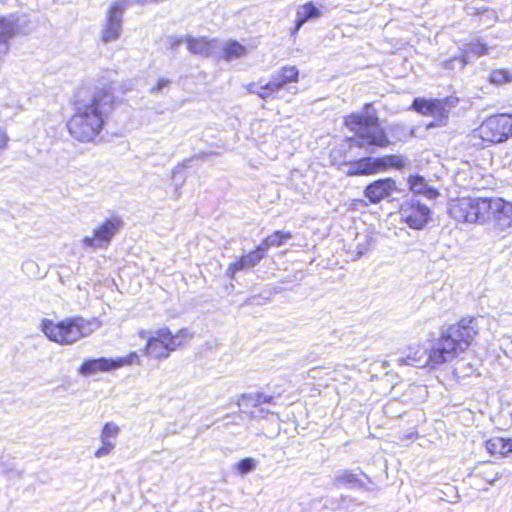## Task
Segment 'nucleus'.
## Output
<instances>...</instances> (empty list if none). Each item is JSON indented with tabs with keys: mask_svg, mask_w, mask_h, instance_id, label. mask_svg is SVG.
<instances>
[{
	"mask_svg": "<svg viewBox=\"0 0 512 512\" xmlns=\"http://www.w3.org/2000/svg\"><path fill=\"white\" fill-rule=\"evenodd\" d=\"M117 99L109 86L96 89L86 102L75 101L66 121L70 137L81 144H98L104 139L108 113Z\"/></svg>",
	"mask_w": 512,
	"mask_h": 512,
	"instance_id": "f257e3e1",
	"label": "nucleus"
},
{
	"mask_svg": "<svg viewBox=\"0 0 512 512\" xmlns=\"http://www.w3.org/2000/svg\"><path fill=\"white\" fill-rule=\"evenodd\" d=\"M471 323L472 320L462 319L457 324L449 326L429 349L420 344L409 346L406 356L398 358L397 363L415 367H435L452 361L465 352L474 339L476 332L470 326Z\"/></svg>",
	"mask_w": 512,
	"mask_h": 512,
	"instance_id": "f03ea898",
	"label": "nucleus"
},
{
	"mask_svg": "<svg viewBox=\"0 0 512 512\" xmlns=\"http://www.w3.org/2000/svg\"><path fill=\"white\" fill-rule=\"evenodd\" d=\"M140 338H146L142 349L143 355L149 360L161 361L170 354L188 345L194 334L188 328H181L175 333L169 327H160L151 335L148 331L140 329L137 332Z\"/></svg>",
	"mask_w": 512,
	"mask_h": 512,
	"instance_id": "7ed1b4c3",
	"label": "nucleus"
},
{
	"mask_svg": "<svg viewBox=\"0 0 512 512\" xmlns=\"http://www.w3.org/2000/svg\"><path fill=\"white\" fill-rule=\"evenodd\" d=\"M40 330L50 341L59 345H72L93 332L90 321L82 316L66 317L58 321L44 318Z\"/></svg>",
	"mask_w": 512,
	"mask_h": 512,
	"instance_id": "20e7f679",
	"label": "nucleus"
},
{
	"mask_svg": "<svg viewBox=\"0 0 512 512\" xmlns=\"http://www.w3.org/2000/svg\"><path fill=\"white\" fill-rule=\"evenodd\" d=\"M369 104L365 105L362 113H353L345 117V125L359 138V146L372 145L385 147L389 141L381 128L378 118L369 111Z\"/></svg>",
	"mask_w": 512,
	"mask_h": 512,
	"instance_id": "39448f33",
	"label": "nucleus"
},
{
	"mask_svg": "<svg viewBox=\"0 0 512 512\" xmlns=\"http://www.w3.org/2000/svg\"><path fill=\"white\" fill-rule=\"evenodd\" d=\"M488 199L463 197L449 202V214L458 222L484 224L488 222Z\"/></svg>",
	"mask_w": 512,
	"mask_h": 512,
	"instance_id": "423d86ee",
	"label": "nucleus"
},
{
	"mask_svg": "<svg viewBox=\"0 0 512 512\" xmlns=\"http://www.w3.org/2000/svg\"><path fill=\"white\" fill-rule=\"evenodd\" d=\"M484 142L502 143L512 137V114H499L488 117L475 130Z\"/></svg>",
	"mask_w": 512,
	"mask_h": 512,
	"instance_id": "0eeeda50",
	"label": "nucleus"
},
{
	"mask_svg": "<svg viewBox=\"0 0 512 512\" xmlns=\"http://www.w3.org/2000/svg\"><path fill=\"white\" fill-rule=\"evenodd\" d=\"M123 219L118 215H112L104 219L94 228L91 236H86L81 240L84 247L91 249L107 248L114 236L122 229Z\"/></svg>",
	"mask_w": 512,
	"mask_h": 512,
	"instance_id": "6e6552de",
	"label": "nucleus"
},
{
	"mask_svg": "<svg viewBox=\"0 0 512 512\" xmlns=\"http://www.w3.org/2000/svg\"><path fill=\"white\" fill-rule=\"evenodd\" d=\"M406 159L402 156H384L381 158H363L349 165L347 175H372L384 171L388 167L398 169L406 166Z\"/></svg>",
	"mask_w": 512,
	"mask_h": 512,
	"instance_id": "1a4fd4ad",
	"label": "nucleus"
},
{
	"mask_svg": "<svg viewBox=\"0 0 512 512\" xmlns=\"http://www.w3.org/2000/svg\"><path fill=\"white\" fill-rule=\"evenodd\" d=\"M400 220L412 229H422L429 220L430 209L414 200L405 201L400 208Z\"/></svg>",
	"mask_w": 512,
	"mask_h": 512,
	"instance_id": "9d476101",
	"label": "nucleus"
},
{
	"mask_svg": "<svg viewBox=\"0 0 512 512\" xmlns=\"http://www.w3.org/2000/svg\"><path fill=\"white\" fill-rule=\"evenodd\" d=\"M123 6L114 3L107 12L106 23L101 31V41L109 43L120 38L122 31Z\"/></svg>",
	"mask_w": 512,
	"mask_h": 512,
	"instance_id": "9b49d317",
	"label": "nucleus"
},
{
	"mask_svg": "<svg viewBox=\"0 0 512 512\" xmlns=\"http://www.w3.org/2000/svg\"><path fill=\"white\" fill-rule=\"evenodd\" d=\"M488 221L493 219L496 226L504 231L512 226V203L502 199H488Z\"/></svg>",
	"mask_w": 512,
	"mask_h": 512,
	"instance_id": "f8f14e48",
	"label": "nucleus"
},
{
	"mask_svg": "<svg viewBox=\"0 0 512 512\" xmlns=\"http://www.w3.org/2000/svg\"><path fill=\"white\" fill-rule=\"evenodd\" d=\"M272 400V396H268L263 393L243 394L238 398V400H231L226 405V408L232 409L234 407H238L241 413L254 416L255 412L252 410L253 408H257L264 403H270Z\"/></svg>",
	"mask_w": 512,
	"mask_h": 512,
	"instance_id": "ddd939ff",
	"label": "nucleus"
},
{
	"mask_svg": "<svg viewBox=\"0 0 512 512\" xmlns=\"http://www.w3.org/2000/svg\"><path fill=\"white\" fill-rule=\"evenodd\" d=\"M396 190V182L392 178H385L368 185L364 194L372 203H378L391 196Z\"/></svg>",
	"mask_w": 512,
	"mask_h": 512,
	"instance_id": "4468645a",
	"label": "nucleus"
},
{
	"mask_svg": "<svg viewBox=\"0 0 512 512\" xmlns=\"http://www.w3.org/2000/svg\"><path fill=\"white\" fill-rule=\"evenodd\" d=\"M18 27L15 20L0 15V63L10 50V40L17 34Z\"/></svg>",
	"mask_w": 512,
	"mask_h": 512,
	"instance_id": "2eb2a0df",
	"label": "nucleus"
},
{
	"mask_svg": "<svg viewBox=\"0 0 512 512\" xmlns=\"http://www.w3.org/2000/svg\"><path fill=\"white\" fill-rule=\"evenodd\" d=\"M114 359L111 358H90L82 362L78 368V373L83 376H89L97 372H108L115 370Z\"/></svg>",
	"mask_w": 512,
	"mask_h": 512,
	"instance_id": "dca6fc26",
	"label": "nucleus"
},
{
	"mask_svg": "<svg viewBox=\"0 0 512 512\" xmlns=\"http://www.w3.org/2000/svg\"><path fill=\"white\" fill-rule=\"evenodd\" d=\"M265 252L260 250V245L247 255L242 256L239 260L229 265L228 273L234 277V274L240 270H246L257 265L263 258Z\"/></svg>",
	"mask_w": 512,
	"mask_h": 512,
	"instance_id": "f3484780",
	"label": "nucleus"
},
{
	"mask_svg": "<svg viewBox=\"0 0 512 512\" xmlns=\"http://www.w3.org/2000/svg\"><path fill=\"white\" fill-rule=\"evenodd\" d=\"M299 70L296 66H284L272 77V82L277 86L278 90L282 89L286 84L298 81Z\"/></svg>",
	"mask_w": 512,
	"mask_h": 512,
	"instance_id": "a211bd4d",
	"label": "nucleus"
},
{
	"mask_svg": "<svg viewBox=\"0 0 512 512\" xmlns=\"http://www.w3.org/2000/svg\"><path fill=\"white\" fill-rule=\"evenodd\" d=\"M410 190L415 194H421L429 199L436 198L438 191L429 187L425 179L421 176H411L409 178Z\"/></svg>",
	"mask_w": 512,
	"mask_h": 512,
	"instance_id": "6ab92c4d",
	"label": "nucleus"
},
{
	"mask_svg": "<svg viewBox=\"0 0 512 512\" xmlns=\"http://www.w3.org/2000/svg\"><path fill=\"white\" fill-rule=\"evenodd\" d=\"M291 238H292V235L288 231H276L273 234L267 236L259 244L260 250H263L264 252H266L271 247H279Z\"/></svg>",
	"mask_w": 512,
	"mask_h": 512,
	"instance_id": "aec40b11",
	"label": "nucleus"
},
{
	"mask_svg": "<svg viewBox=\"0 0 512 512\" xmlns=\"http://www.w3.org/2000/svg\"><path fill=\"white\" fill-rule=\"evenodd\" d=\"M186 44L191 53L198 55H208L213 48L212 42L203 37H188L186 38Z\"/></svg>",
	"mask_w": 512,
	"mask_h": 512,
	"instance_id": "412c9836",
	"label": "nucleus"
},
{
	"mask_svg": "<svg viewBox=\"0 0 512 512\" xmlns=\"http://www.w3.org/2000/svg\"><path fill=\"white\" fill-rule=\"evenodd\" d=\"M319 16V10L312 3L301 6L297 11L296 27L293 33H296L308 19L318 18Z\"/></svg>",
	"mask_w": 512,
	"mask_h": 512,
	"instance_id": "4be33fe9",
	"label": "nucleus"
},
{
	"mask_svg": "<svg viewBox=\"0 0 512 512\" xmlns=\"http://www.w3.org/2000/svg\"><path fill=\"white\" fill-rule=\"evenodd\" d=\"M115 362V368H121L124 366H131V365H141L142 358L140 354L137 351H131L127 355L123 357H118L114 359Z\"/></svg>",
	"mask_w": 512,
	"mask_h": 512,
	"instance_id": "5701e85b",
	"label": "nucleus"
},
{
	"mask_svg": "<svg viewBox=\"0 0 512 512\" xmlns=\"http://www.w3.org/2000/svg\"><path fill=\"white\" fill-rule=\"evenodd\" d=\"M246 53V48L240 43L236 41L226 42V61L243 57Z\"/></svg>",
	"mask_w": 512,
	"mask_h": 512,
	"instance_id": "b1692460",
	"label": "nucleus"
},
{
	"mask_svg": "<svg viewBox=\"0 0 512 512\" xmlns=\"http://www.w3.org/2000/svg\"><path fill=\"white\" fill-rule=\"evenodd\" d=\"M507 447L508 440L506 441L503 438H494L486 442V449L492 455L507 453Z\"/></svg>",
	"mask_w": 512,
	"mask_h": 512,
	"instance_id": "393cba45",
	"label": "nucleus"
},
{
	"mask_svg": "<svg viewBox=\"0 0 512 512\" xmlns=\"http://www.w3.org/2000/svg\"><path fill=\"white\" fill-rule=\"evenodd\" d=\"M450 112V108L448 107L447 101L434 99V105L432 107V111L430 116L436 117L440 122L447 119Z\"/></svg>",
	"mask_w": 512,
	"mask_h": 512,
	"instance_id": "a878e982",
	"label": "nucleus"
},
{
	"mask_svg": "<svg viewBox=\"0 0 512 512\" xmlns=\"http://www.w3.org/2000/svg\"><path fill=\"white\" fill-rule=\"evenodd\" d=\"M257 85L256 84H250L249 85V91L251 93H256L259 95V97H261L262 99H266V98H269L271 97L275 92H278V88L277 86H275V84L272 82V80L270 82H268L267 84H265L264 86H261L259 88V90L257 89Z\"/></svg>",
	"mask_w": 512,
	"mask_h": 512,
	"instance_id": "bb28decb",
	"label": "nucleus"
},
{
	"mask_svg": "<svg viewBox=\"0 0 512 512\" xmlns=\"http://www.w3.org/2000/svg\"><path fill=\"white\" fill-rule=\"evenodd\" d=\"M359 479L352 473L342 472L335 476L334 485L336 487L341 486H357L359 484Z\"/></svg>",
	"mask_w": 512,
	"mask_h": 512,
	"instance_id": "cd10ccee",
	"label": "nucleus"
},
{
	"mask_svg": "<svg viewBox=\"0 0 512 512\" xmlns=\"http://www.w3.org/2000/svg\"><path fill=\"white\" fill-rule=\"evenodd\" d=\"M433 105H434V99L426 100V99L416 98L413 102L412 107L414 110L421 113L422 115L430 116Z\"/></svg>",
	"mask_w": 512,
	"mask_h": 512,
	"instance_id": "c85d7f7f",
	"label": "nucleus"
},
{
	"mask_svg": "<svg viewBox=\"0 0 512 512\" xmlns=\"http://www.w3.org/2000/svg\"><path fill=\"white\" fill-rule=\"evenodd\" d=\"M490 82L503 84L512 81V73L505 69L494 70L490 75Z\"/></svg>",
	"mask_w": 512,
	"mask_h": 512,
	"instance_id": "c756f323",
	"label": "nucleus"
},
{
	"mask_svg": "<svg viewBox=\"0 0 512 512\" xmlns=\"http://www.w3.org/2000/svg\"><path fill=\"white\" fill-rule=\"evenodd\" d=\"M234 468L238 474L245 475L256 468V461L253 458H245L236 463Z\"/></svg>",
	"mask_w": 512,
	"mask_h": 512,
	"instance_id": "7c9ffc66",
	"label": "nucleus"
},
{
	"mask_svg": "<svg viewBox=\"0 0 512 512\" xmlns=\"http://www.w3.org/2000/svg\"><path fill=\"white\" fill-rule=\"evenodd\" d=\"M120 428L117 424L112 422H107L104 424L101 432V439L108 440L110 437H117Z\"/></svg>",
	"mask_w": 512,
	"mask_h": 512,
	"instance_id": "2f4dec72",
	"label": "nucleus"
},
{
	"mask_svg": "<svg viewBox=\"0 0 512 512\" xmlns=\"http://www.w3.org/2000/svg\"><path fill=\"white\" fill-rule=\"evenodd\" d=\"M102 445L94 452V455L98 458L109 454L115 447V444L109 440L101 439Z\"/></svg>",
	"mask_w": 512,
	"mask_h": 512,
	"instance_id": "473e14b6",
	"label": "nucleus"
},
{
	"mask_svg": "<svg viewBox=\"0 0 512 512\" xmlns=\"http://www.w3.org/2000/svg\"><path fill=\"white\" fill-rule=\"evenodd\" d=\"M486 52H487L486 46L483 43H480L479 41L472 42L469 44L468 53H471L476 56H481V55H484Z\"/></svg>",
	"mask_w": 512,
	"mask_h": 512,
	"instance_id": "72a5a7b5",
	"label": "nucleus"
},
{
	"mask_svg": "<svg viewBox=\"0 0 512 512\" xmlns=\"http://www.w3.org/2000/svg\"><path fill=\"white\" fill-rule=\"evenodd\" d=\"M169 84L170 80L160 78L157 80L156 84L151 88V93H158L162 88L168 86Z\"/></svg>",
	"mask_w": 512,
	"mask_h": 512,
	"instance_id": "f704fd0d",
	"label": "nucleus"
},
{
	"mask_svg": "<svg viewBox=\"0 0 512 512\" xmlns=\"http://www.w3.org/2000/svg\"><path fill=\"white\" fill-rule=\"evenodd\" d=\"M9 137L5 130L0 127V150L5 149L8 146Z\"/></svg>",
	"mask_w": 512,
	"mask_h": 512,
	"instance_id": "c9c22d12",
	"label": "nucleus"
},
{
	"mask_svg": "<svg viewBox=\"0 0 512 512\" xmlns=\"http://www.w3.org/2000/svg\"><path fill=\"white\" fill-rule=\"evenodd\" d=\"M507 451H508V452H512V441H511V440H508V447H507Z\"/></svg>",
	"mask_w": 512,
	"mask_h": 512,
	"instance_id": "e433bc0d",
	"label": "nucleus"
}]
</instances>
